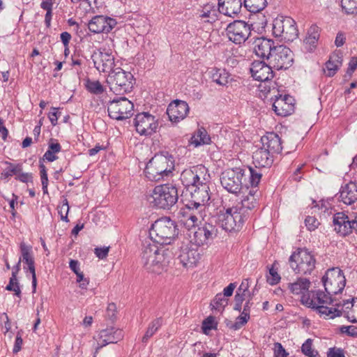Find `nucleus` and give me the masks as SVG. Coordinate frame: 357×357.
I'll return each mask as SVG.
<instances>
[{"label": "nucleus", "mask_w": 357, "mask_h": 357, "mask_svg": "<svg viewBox=\"0 0 357 357\" xmlns=\"http://www.w3.org/2000/svg\"><path fill=\"white\" fill-rule=\"evenodd\" d=\"M69 211V206L68 202L66 199H65L62 203V204L58 206V213L61 216V219L65 222H68V214Z\"/></svg>", "instance_id": "603ef678"}, {"label": "nucleus", "mask_w": 357, "mask_h": 357, "mask_svg": "<svg viewBox=\"0 0 357 357\" xmlns=\"http://www.w3.org/2000/svg\"><path fill=\"white\" fill-rule=\"evenodd\" d=\"M356 218L350 219L344 213H337L333 216L335 231L342 236H347L356 229Z\"/></svg>", "instance_id": "aec40b11"}, {"label": "nucleus", "mask_w": 357, "mask_h": 357, "mask_svg": "<svg viewBox=\"0 0 357 357\" xmlns=\"http://www.w3.org/2000/svg\"><path fill=\"white\" fill-rule=\"evenodd\" d=\"M211 142V137L207 131L204 128H199L190 138L191 144L195 147L202 144H208Z\"/></svg>", "instance_id": "e433bc0d"}, {"label": "nucleus", "mask_w": 357, "mask_h": 357, "mask_svg": "<svg viewBox=\"0 0 357 357\" xmlns=\"http://www.w3.org/2000/svg\"><path fill=\"white\" fill-rule=\"evenodd\" d=\"M189 231L193 234L191 237V242L197 246L207 244L209 241L213 240L217 235V228L215 226L208 222L202 223V220L193 226L188 227Z\"/></svg>", "instance_id": "ddd939ff"}, {"label": "nucleus", "mask_w": 357, "mask_h": 357, "mask_svg": "<svg viewBox=\"0 0 357 357\" xmlns=\"http://www.w3.org/2000/svg\"><path fill=\"white\" fill-rule=\"evenodd\" d=\"M251 33V26L243 20H235L229 23L226 29V33L229 40L235 44H242Z\"/></svg>", "instance_id": "f3484780"}, {"label": "nucleus", "mask_w": 357, "mask_h": 357, "mask_svg": "<svg viewBox=\"0 0 357 357\" xmlns=\"http://www.w3.org/2000/svg\"><path fill=\"white\" fill-rule=\"evenodd\" d=\"M61 150V146L60 144L56 142L53 139H51L49 143L48 149L43 155V160H47L49 162L56 160L58 158L56 154L59 153Z\"/></svg>", "instance_id": "58836bf2"}, {"label": "nucleus", "mask_w": 357, "mask_h": 357, "mask_svg": "<svg viewBox=\"0 0 357 357\" xmlns=\"http://www.w3.org/2000/svg\"><path fill=\"white\" fill-rule=\"evenodd\" d=\"M319 38V28L314 25L310 26L303 40L304 49L307 52H312L317 47Z\"/></svg>", "instance_id": "473e14b6"}, {"label": "nucleus", "mask_w": 357, "mask_h": 357, "mask_svg": "<svg viewBox=\"0 0 357 357\" xmlns=\"http://www.w3.org/2000/svg\"><path fill=\"white\" fill-rule=\"evenodd\" d=\"M257 206V199L254 196L252 190L250 191L249 195L245 197L241 202L237 203L235 206L240 209V212H243L250 215V212L254 209Z\"/></svg>", "instance_id": "72a5a7b5"}, {"label": "nucleus", "mask_w": 357, "mask_h": 357, "mask_svg": "<svg viewBox=\"0 0 357 357\" xmlns=\"http://www.w3.org/2000/svg\"><path fill=\"white\" fill-rule=\"evenodd\" d=\"M274 355L275 357H287L289 353L286 351L283 346L280 342L274 344Z\"/></svg>", "instance_id": "bf43d9fd"}, {"label": "nucleus", "mask_w": 357, "mask_h": 357, "mask_svg": "<svg viewBox=\"0 0 357 357\" xmlns=\"http://www.w3.org/2000/svg\"><path fill=\"white\" fill-rule=\"evenodd\" d=\"M276 46L273 40L264 37L257 38L253 42V50L256 55L268 61Z\"/></svg>", "instance_id": "393cba45"}, {"label": "nucleus", "mask_w": 357, "mask_h": 357, "mask_svg": "<svg viewBox=\"0 0 357 357\" xmlns=\"http://www.w3.org/2000/svg\"><path fill=\"white\" fill-rule=\"evenodd\" d=\"M310 282L307 278H299L296 282L288 284V288L290 292L294 295L299 296L300 298L304 295L308 294Z\"/></svg>", "instance_id": "2f4dec72"}, {"label": "nucleus", "mask_w": 357, "mask_h": 357, "mask_svg": "<svg viewBox=\"0 0 357 357\" xmlns=\"http://www.w3.org/2000/svg\"><path fill=\"white\" fill-rule=\"evenodd\" d=\"M305 224L310 231H314L319 225V222L314 217L307 216L305 220Z\"/></svg>", "instance_id": "13d9d810"}, {"label": "nucleus", "mask_w": 357, "mask_h": 357, "mask_svg": "<svg viewBox=\"0 0 357 357\" xmlns=\"http://www.w3.org/2000/svg\"><path fill=\"white\" fill-rule=\"evenodd\" d=\"M109 250V247L96 248L94 252L97 257L103 259L107 257Z\"/></svg>", "instance_id": "69168bd1"}, {"label": "nucleus", "mask_w": 357, "mask_h": 357, "mask_svg": "<svg viewBox=\"0 0 357 357\" xmlns=\"http://www.w3.org/2000/svg\"><path fill=\"white\" fill-rule=\"evenodd\" d=\"M227 304L228 299L225 298V295L220 293L216 294L211 305L216 310L222 311Z\"/></svg>", "instance_id": "37998d69"}, {"label": "nucleus", "mask_w": 357, "mask_h": 357, "mask_svg": "<svg viewBox=\"0 0 357 357\" xmlns=\"http://www.w3.org/2000/svg\"><path fill=\"white\" fill-rule=\"evenodd\" d=\"M7 167L3 170L1 174L0 178L3 180L8 179L11 177L13 175H17L18 173L21 172L22 170V165L17 163L14 164L10 162L6 161L4 162Z\"/></svg>", "instance_id": "ea45409f"}, {"label": "nucleus", "mask_w": 357, "mask_h": 357, "mask_svg": "<svg viewBox=\"0 0 357 357\" xmlns=\"http://www.w3.org/2000/svg\"><path fill=\"white\" fill-rule=\"evenodd\" d=\"M217 10L211 4H206L200 11L199 17L205 22L213 23L217 20Z\"/></svg>", "instance_id": "4c0bfd02"}, {"label": "nucleus", "mask_w": 357, "mask_h": 357, "mask_svg": "<svg viewBox=\"0 0 357 357\" xmlns=\"http://www.w3.org/2000/svg\"><path fill=\"white\" fill-rule=\"evenodd\" d=\"M188 104L183 100H176L167 107V114L172 122L184 119L189 112Z\"/></svg>", "instance_id": "4be33fe9"}, {"label": "nucleus", "mask_w": 357, "mask_h": 357, "mask_svg": "<svg viewBox=\"0 0 357 357\" xmlns=\"http://www.w3.org/2000/svg\"><path fill=\"white\" fill-rule=\"evenodd\" d=\"M342 57L340 54L334 53L326 63L325 73L328 77H333L341 66Z\"/></svg>", "instance_id": "f704fd0d"}, {"label": "nucleus", "mask_w": 357, "mask_h": 357, "mask_svg": "<svg viewBox=\"0 0 357 357\" xmlns=\"http://www.w3.org/2000/svg\"><path fill=\"white\" fill-rule=\"evenodd\" d=\"M31 246L26 245L24 242L20 243V251L22 253V261H28L29 259H33L31 255Z\"/></svg>", "instance_id": "3c124183"}, {"label": "nucleus", "mask_w": 357, "mask_h": 357, "mask_svg": "<svg viewBox=\"0 0 357 357\" xmlns=\"http://www.w3.org/2000/svg\"><path fill=\"white\" fill-rule=\"evenodd\" d=\"M302 353L308 357H317L318 352L312 349V340L307 339L301 347Z\"/></svg>", "instance_id": "49530a36"}, {"label": "nucleus", "mask_w": 357, "mask_h": 357, "mask_svg": "<svg viewBox=\"0 0 357 357\" xmlns=\"http://www.w3.org/2000/svg\"><path fill=\"white\" fill-rule=\"evenodd\" d=\"M261 175L262 174L261 172L250 167L248 174H245V178H247V176H249L251 185L256 187L260 182Z\"/></svg>", "instance_id": "8fccbe9b"}, {"label": "nucleus", "mask_w": 357, "mask_h": 357, "mask_svg": "<svg viewBox=\"0 0 357 357\" xmlns=\"http://www.w3.org/2000/svg\"><path fill=\"white\" fill-rule=\"evenodd\" d=\"M250 315H248L246 313L241 312V314L236 318V320L234 323H231L230 325L227 324V326L234 331L238 330L242 328L249 320Z\"/></svg>", "instance_id": "de8ad7c7"}, {"label": "nucleus", "mask_w": 357, "mask_h": 357, "mask_svg": "<svg viewBox=\"0 0 357 357\" xmlns=\"http://www.w3.org/2000/svg\"><path fill=\"white\" fill-rule=\"evenodd\" d=\"M342 333H345L348 336L357 337V326H342L340 328Z\"/></svg>", "instance_id": "4d7b16f0"}, {"label": "nucleus", "mask_w": 357, "mask_h": 357, "mask_svg": "<svg viewBox=\"0 0 357 357\" xmlns=\"http://www.w3.org/2000/svg\"><path fill=\"white\" fill-rule=\"evenodd\" d=\"M107 82L114 93L123 95L132 91L135 79L131 73L117 68L109 74Z\"/></svg>", "instance_id": "423d86ee"}, {"label": "nucleus", "mask_w": 357, "mask_h": 357, "mask_svg": "<svg viewBox=\"0 0 357 357\" xmlns=\"http://www.w3.org/2000/svg\"><path fill=\"white\" fill-rule=\"evenodd\" d=\"M269 273L271 277L268 278L267 279L268 282L271 285H274V284H278L280 282L281 278H280V275L278 273L277 271L275 270L273 267V268H270Z\"/></svg>", "instance_id": "680f3d73"}, {"label": "nucleus", "mask_w": 357, "mask_h": 357, "mask_svg": "<svg viewBox=\"0 0 357 357\" xmlns=\"http://www.w3.org/2000/svg\"><path fill=\"white\" fill-rule=\"evenodd\" d=\"M25 263L28 266V270L31 273L33 292H35L36 289L37 280H36V270H35V266H34V259H29L28 261H26Z\"/></svg>", "instance_id": "864d4df0"}, {"label": "nucleus", "mask_w": 357, "mask_h": 357, "mask_svg": "<svg viewBox=\"0 0 357 357\" xmlns=\"http://www.w3.org/2000/svg\"><path fill=\"white\" fill-rule=\"evenodd\" d=\"M229 73L225 69L213 68L211 71L213 82L220 86H225L229 82Z\"/></svg>", "instance_id": "c9c22d12"}, {"label": "nucleus", "mask_w": 357, "mask_h": 357, "mask_svg": "<svg viewBox=\"0 0 357 357\" xmlns=\"http://www.w3.org/2000/svg\"><path fill=\"white\" fill-rule=\"evenodd\" d=\"M178 233L176 222L169 217L158 219L149 230L151 239L160 245H170Z\"/></svg>", "instance_id": "20e7f679"}, {"label": "nucleus", "mask_w": 357, "mask_h": 357, "mask_svg": "<svg viewBox=\"0 0 357 357\" xmlns=\"http://www.w3.org/2000/svg\"><path fill=\"white\" fill-rule=\"evenodd\" d=\"M248 218V214L240 212L238 208L233 206L220 211L218 218L222 228L231 232L241 229Z\"/></svg>", "instance_id": "0eeeda50"}, {"label": "nucleus", "mask_w": 357, "mask_h": 357, "mask_svg": "<svg viewBox=\"0 0 357 357\" xmlns=\"http://www.w3.org/2000/svg\"><path fill=\"white\" fill-rule=\"evenodd\" d=\"M266 0H244V6L251 13H258L266 6Z\"/></svg>", "instance_id": "a19ab883"}, {"label": "nucleus", "mask_w": 357, "mask_h": 357, "mask_svg": "<svg viewBox=\"0 0 357 357\" xmlns=\"http://www.w3.org/2000/svg\"><path fill=\"white\" fill-rule=\"evenodd\" d=\"M289 265L297 274H311L314 271L316 260L313 255L306 249H298L289 257Z\"/></svg>", "instance_id": "1a4fd4ad"}, {"label": "nucleus", "mask_w": 357, "mask_h": 357, "mask_svg": "<svg viewBox=\"0 0 357 357\" xmlns=\"http://www.w3.org/2000/svg\"><path fill=\"white\" fill-rule=\"evenodd\" d=\"M6 289L13 291L17 296H20L21 291L17 279V272H12V276L10 278L9 284L6 286Z\"/></svg>", "instance_id": "09e8293b"}, {"label": "nucleus", "mask_w": 357, "mask_h": 357, "mask_svg": "<svg viewBox=\"0 0 357 357\" xmlns=\"http://www.w3.org/2000/svg\"><path fill=\"white\" fill-rule=\"evenodd\" d=\"M32 174L22 173V172L16 175V179L23 183H28L32 181Z\"/></svg>", "instance_id": "338daca9"}, {"label": "nucleus", "mask_w": 357, "mask_h": 357, "mask_svg": "<svg viewBox=\"0 0 357 357\" xmlns=\"http://www.w3.org/2000/svg\"><path fill=\"white\" fill-rule=\"evenodd\" d=\"M270 65L276 70L287 69L291 66L294 59L291 50L284 45H277L268 59Z\"/></svg>", "instance_id": "dca6fc26"}, {"label": "nucleus", "mask_w": 357, "mask_h": 357, "mask_svg": "<svg viewBox=\"0 0 357 357\" xmlns=\"http://www.w3.org/2000/svg\"><path fill=\"white\" fill-rule=\"evenodd\" d=\"M294 98L288 95L276 97L273 103V109L278 116H286L294 111Z\"/></svg>", "instance_id": "a878e982"}, {"label": "nucleus", "mask_w": 357, "mask_h": 357, "mask_svg": "<svg viewBox=\"0 0 357 357\" xmlns=\"http://www.w3.org/2000/svg\"><path fill=\"white\" fill-rule=\"evenodd\" d=\"M86 88L90 93L96 95L101 94L104 91V87L99 81L88 80Z\"/></svg>", "instance_id": "a18cd8bd"}, {"label": "nucleus", "mask_w": 357, "mask_h": 357, "mask_svg": "<svg viewBox=\"0 0 357 357\" xmlns=\"http://www.w3.org/2000/svg\"><path fill=\"white\" fill-rule=\"evenodd\" d=\"M91 59L94 67L99 72L110 73L113 70L114 56L105 49L100 48L95 50L91 55Z\"/></svg>", "instance_id": "6ab92c4d"}, {"label": "nucleus", "mask_w": 357, "mask_h": 357, "mask_svg": "<svg viewBox=\"0 0 357 357\" xmlns=\"http://www.w3.org/2000/svg\"><path fill=\"white\" fill-rule=\"evenodd\" d=\"M208 178L207 169L203 165H197L183 170L180 179L186 190L193 188L197 185L203 183L204 181H208Z\"/></svg>", "instance_id": "2eb2a0df"}, {"label": "nucleus", "mask_w": 357, "mask_h": 357, "mask_svg": "<svg viewBox=\"0 0 357 357\" xmlns=\"http://www.w3.org/2000/svg\"><path fill=\"white\" fill-rule=\"evenodd\" d=\"M116 306L114 303H111L108 305L107 308L106 314L107 317L112 321L116 319Z\"/></svg>", "instance_id": "0e129e2a"}, {"label": "nucleus", "mask_w": 357, "mask_h": 357, "mask_svg": "<svg viewBox=\"0 0 357 357\" xmlns=\"http://www.w3.org/2000/svg\"><path fill=\"white\" fill-rule=\"evenodd\" d=\"M250 287V282L249 279H244L241 284H240L239 287L238 288V290L236 292H239L241 294H245L246 296L247 293H248V289Z\"/></svg>", "instance_id": "774afa93"}, {"label": "nucleus", "mask_w": 357, "mask_h": 357, "mask_svg": "<svg viewBox=\"0 0 357 357\" xmlns=\"http://www.w3.org/2000/svg\"><path fill=\"white\" fill-rule=\"evenodd\" d=\"M261 142L262 147L274 155L282 151V143L280 137L275 132H268L261 137Z\"/></svg>", "instance_id": "cd10ccee"}, {"label": "nucleus", "mask_w": 357, "mask_h": 357, "mask_svg": "<svg viewBox=\"0 0 357 357\" xmlns=\"http://www.w3.org/2000/svg\"><path fill=\"white\" fill-rule=\"evenodd\" d=\"M270 63L266 64L264 61H255L252 63L250 72L252 77L260 82H266L273 77V72Z\"/></svg>", "instance_id": "5701e85b"}, {"label": "nucleus", "mask_w": 357, "mask_h": 357, "mask_svg": "<svg viewBox=\"0 0 357 357\" xmlns=\"http://www.w3.org/2000/svg\"><path fill=\"white\" fill-rule=\"evenodd\" d=\"M208 181H204L203 183L198 184L191 189L187 188L182 192L181 200L188 211L183 212L185 220L181 221L188 227L193 226L203 220L205 205L210 199Z\"/></svg>", "instance_id": "f257e3e1"}, {"label": "nucleus", "mask_w": 357, "mask_h": 357, "mask_svg": "<svg viewBox=\"0 0 357 357\" xmlns=\"http://www.w3.org/2000/svg\"><path fill=\"white\" fill-rule=\"evenodd\" d=\"M341 6L347 14H357V0H341Z\"/></svg>", "instance_id": "c03bdc74"}, {"label": "nucleus", "mask_w": 357, "mask_h": 357, "mask_svg": "<svg viewBox=\"0 0 357 357\" xmlns=\"http://www.w3.org/2000/svg\"><path fill=\"white\" fill-rule=\"evenodd\" d=\"M99 336L102 344L97 349L102 347L103 345L118 342L123 337V332L121 329L112 327L102 330Z\"/></svg>", "instance_id": "7c9ffc66"}, {"label": "nucleus", "mask_w": 357, "mask_h": 357, "mask_svg": "<svg viewBox=\"0 0 357 357\" xmlns=\"http://www.w3.org/2000/svg\"><path fill=\"white\" fill-rule=\"evenodd\" d=\"M325 291L328 295H335L342 291L346 284L344 273L339 268L328 269L322 277Z\"/></svg>", "instance_id": "f8f14e48"}, {"label": "nucleus", "mask_w": 357, "mask_h": 357, "mask_svg": "<svg viewBox=\"0 0 357 357\" xmlns=\"http://www.w3.org/2000/svg\"><path fill=\"white\" fill-rule=\"evenodd\" d=\"M273 34L284 42H292L298 36L296 22L289 17H278L273 20Z\"/></svg>", "instance_id": "9d476101"}, {"label": "nucleus", "mask_w": 357, "mask_h": 357, "mask_svg": "<svg viewBox=\"0 0 357 357\" xmlns=\"http://www.w3.org/2000/svg\"><path fill=\"white\" fill-rule=\"evenodd\" d=\"M162 324V319L157 318L151 322L144 335L142 337V342H146L152 337Z\"/></svg>", "instance_id": "79ce46f5"}, {"label": "nucleus", "mask_w": 357, "mask_h": 357, "mask_svg": "<svg viewBox=\"0 0 357 357\" xmlns=\"http://www.w3.org/2000/svg\"><path fill=\"white\" fill-rule=\"evenodd\" d=\"M242 8L241 0H218V10L227 16L235 17Z\"/></svg>", "instance_id": "c85d7f7f"}, {"label": "nucleus", "mask_w": 357, "mask_h": 357, "mask_svg": "<svg viewBox=\"0 0 357 357\" xmlns=\"http://www.w3.org/2000/svg\"><path fill=\"white\" fill-rule=\"evenodd\" d=\"M216 324H217L215 322V318L213 317H208L202 323V330L204 333L206 334L208 331L215 328Z\"/></svg>", "instance_id": "5fc2aeb1"}, {"label": "nucleus", "mask_w": 357, "mask_h": 357, "mask_svg": "<svg viewBox=\"0 0 357 357\" xmlns=\"http://www.w3.org/2000/svg\"><path fill=\"white\" fill-rule=\"evenodd\" d=\"M331 295L317 290L311 291L308 294L301 297V303L308 307L317 310V312L324 318L333 319L341 315V312L333 307V300Z\"/></svg>", "instance_id": "f03ea898"}, {"label": "nucleus", "mask_w": 357, "mask_h": 357, "mask_svg": "<svg viewBox=\"0 0 357 357\" xmlns=\"http://www.w3.org/2000/svg\"><path fill=\"white\" fill-rule=\"evenodd\" d=\"M245 181V171L241 168L226 169L220 177L222 187L233 194L239 192L243 185L246 186Z\"/></svg>", "instance_id": "9b49d317"}, {"label": "nucleus", "mask_w": 357, "mask_h": 357, "mask_svg": "<svg viewBox=\"0 0 357 357\" xmlns=\"http://www.w3.org/2000/svg\"><path fill=\"white\" fill-rule=\"evenodd\" d=\"M327 357H345V356L342 349L331 347L327 351Z\"/></svg>", "instance_id": "e2e57ef3"}, {"label": "nucleus", "mask_w": 357, "mask_h": 357, "mask_svg": "<svg viewBox=\"0 0 357 357\" xmlns=\"http://www.w3.org/2000/svg\"><path fill=\"white\" fill-rule=\"evenodd\" d=\"M40 7L43 10H45L47 11L45 16V22L47 27L50 26L51 24V20H52V6H50V5L47 3H41Z\"/></svg>", "instance_id": "6e6d98bb"}, {"label": "nucleus", "mask_w": 357, "mask_h": 357, "mask_svg": "<svg viewBox=\"0 0 357 357\" xmlns=\"http://www.w3.org/2000/svg\"><path fill=\"white\" fill-rule=\"evenodd\" d=\"M133 103L125 97L114 99L109 102L108 114L110 118L121 121L130 118L132 115Z\"/></svg>", "instance_id": "4468645a"}, {"label": "nucleus", "mask_w": 357, "mask_h": 357, "mask_svg": "<svg viewBox=\"0 0 357 357\" xmlns=\"http://www.w3.org/2000/svg\"><path fill=\"white\" fill-rule=\"evenodd\" d=\"M116 24L115 20L111 17L96 15L89 22L88 27L90 31L93 33H109Z\"/></svg>", "instance_id": "412c9836"}, {"label": "nucleus", "mask_w": 357, "mask_h": 357, "mask_svg": "<svg viewBox=\"0 0 357 357\" xmlns=\"http://www.w3.org/2000/svg\"><path fill=\"white\" fill-rule=\"evenodd\" d=\"M252 159L257 168L270 167L273 162V155L261 146L253 152Z\"/></svg>", "instance_id": "c756f323"}, {"label": "nucleus", "mask_w": 357, "mask_h": 357, "mask_svg": "<svg viewBox=\"0 0 357 357\" xmlns=\"http://www.w3.org/2000/svg\"><path fill=\"white\" fill-rule=\"evenodd\" d=\"M172 158L164 155H155L146 164L144 169L145 176L151 181H160L168 177L174 169Z\"/></svg>", "instance_id": "39448f33"}, {"label": "nucleus", "mask_w": 357, "mask_h": 357, "mask_svg": "<svg viewBox=\"0 0 357 357\" xmlns=\"http://www.w3.org/2000/svg\"><path fill=\"white\" fill-rule=\"evenodd\" d=\"M134 126L140 135L150 136L156 132L158 123L154 116L149 112H142L135 116Z\"/></svg>", "instance_id": "a211bd4d"}, {"label": "nucleus", "mask_w": 357, "mask_h": 357, "mask_svg": "<svg viewBox=\"0 0 357 357\" xmlns=\"http://www.w3.org/2000/svg\"><path fill=\"white\" fill-rule=\"evenodd\" d=\"M151 197V202L154 206L162 209H169L178 201V190L172 184L158 185L153 189Z\"/></svg>", "instance_id": "6e6552de"}, {"label": "nucleus", "mask_w": 357, "mask_h": 357, "mask_svg": "<svg viewBox=\"0 0 357 357\" xmlns=\"http://www.w3.org/2000/svg\"><path fill=\"white\" fill-rule=\"evenodd\" d=\"M201 258L198 246L192 244L181 248L179 255L181 263L185 267H192L197 264Z\"/></svg>", "instance_id": "b1692460"}, {"label": "nucleus", "mask_w": 357, "mask_h": 357, "mask_svg": "<svg viewBox=\"0 0 357 357\" xmlns=\"http://www.w3.org/2000/svg\"><path fill=\"white\" fill-rule=\"evenodd\" d=\"M245 294H241L239 292H236L234 300L235 304L234 306V310L240 312L241 310V306L243 301L245 300Z\"/></svg>", "instance_id": "052dcab7"}, {"label": "nucleus", "mask_w": 357, "mask_h": 357, "mask_svg": "<svg viewBox=\"0 0 357 357\" xmlns=\"http://www.w3.org/2000/svg\"><path fill=\"white\" fill-rule=\"evenodd\" d=\"M171 255L163 248L155 245H144L142 253L143 266L149 272L160 274L169 264Z\"/></svg>", "instance_id": "7ed1b4c3"}, {"label": "nucleus", "mask_w": 357, "mask_h": 357, "mask_svg": "<svg viewBox=\"0 0 357 357\" xmlns=\"http://www.w3.org/2000/svg\"><path fill=\"white\" fill-rule=\"evenodd\" d=\"M340 200L346 205L357 202V183L350 181L342 185L339 192Z\"/></svg>", "instance_id": "bb28decb"}]
</instances>
